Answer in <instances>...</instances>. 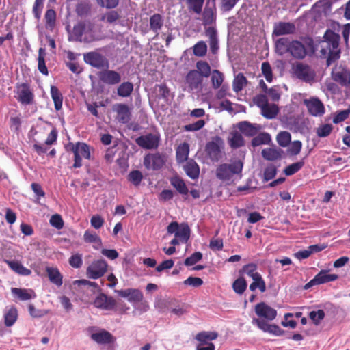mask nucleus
<instances>
[{
	"instance_id": "nucleus-35",
	"label": "nucleus",
	"mask_w": 350,
	"mask_h": 350,
	"mask_svg": "<svg viewBox=\"0 0 350 350\" xmlns=\"http://www.w3.org/2000/svg\"><path fill=\"white\" fill-rule=\"evenodd\" d=\"M253 282L250 285V290L254 291L256 288H259L261 293L266 291V284L261 275L258 273L256 275L252 277Z\"/></svg>"
},
{
	"instance_id": "nucleus-36",
	"label": "nucleus",
	"mask_w": 350,
	"mask_h": 350,
	"mask_svg": "<svg viewBox=\"0 0 350 350\" xmlns=\"http://www.w3.org/2000/svg\"><path fill=\"white\" fill-rule=\"evenodd\" d=\"M46 56V50L40 47L38 50V70L44 75H48V69L45 65V57Z\"/></svg>"
},
{
	"instance_id": "nucleus-14",
	"label": "nucleus",
	"mask_w": 350,
	"mask_h": 350,
	"mask_svg": "<svg viewBox=\"0 0 350 350\" xmlns=\"http://www.w3.org/2000/svg\"><path fill=\"white\" fill-rule=\"evenodd\" d=\"M267 320L259 318H254L252 321L253 325H256L260 329L265 332L273 334L275 336H282L284 331L277 325L269 324Z\"/></svg>"
},
{
	"instance_id": "nucleus-39",
	"label": "nucleus",
	"mask_w": 350,
	"mask_h": 350,
	"mask_svg": "<svg viewBox=\"0 0 350 350\" xmlns=\"http://www.w3.org/2000/svg\"><path fill=\"white\" fill-rule=\"evenodd\" d=\"M278 112L279 109L275 104H268L261 109L262 115L267 119H273L275 118Z\"/></svg>"
},
{
	"instance_id": "nucleus-46",
	"label": "nucleus",
	"mask_w": 350,
	"mask_h": 350,
	"mask_svg": "<svg viewBox=\"0 0 350 350\" xmlns=\"http://www.w3.org/2000/svg\"><path fill=\"white\" fill-rule=\"evenodd\" d=\"M247 286V282L245 278L240 277L233 282L232 288L236 293L242 295L246 290Z\"/></svg>"
},
{
	"instance_id": "nucleus-63",
	"label": "nucleus",
	"mask_w": 350,
	"mask_h": 350,
	"mask_svg": "<svg viewBox=\"0 0 350 350\" xmlns=\"http://www.w3.org/2000/svg\"><path fill=\"white\" fill-rule=\"evenodd\" d=\"M69 264L71 267L74 268H79L81 267L83 260H82V255L79 254H76L72 255L69 258Z\"/></svg>"
},
{
	"instance_id": "nucleus-29",
	"label": "nucleus",
	"mask_w": 350,
	"mask_h": 350,
	"mask_svg": "<svg viewBox=\"0 0 350 350\" xmlns=\"http://www.w3.org/2000/svg\"><path fill=\"white\" fill-rule=\"evenodd\" d=\"M184 170L187 175L192 179L198 178L200 174V167L193 159L188 161L184 165Z\"/></svg>"
},
{
	"instance_id": "nucleus-37",
	"label": "nucleus",
	"mask_w": 350,
	"mask_h": 350,
	"mask_svg": "<svg viewBox=\"0 0 350 350\" xmlns=\"http://www.w3.org/2000/svg\"><path fill=\"white\" fill-rule=\"evenodd\" d=\"M12 292L23 301L29 300L35 297V295H32L33 291L29 289L12 288Z\"/></svg>"
},
{
	"instance_id": "nucleus-43",
	"label": "nucleus",
	"mask_w": 350,
	"mask_h": 350,
	"mask_svg": "<svg viewBox=\"0 0 350 350\" xmlns=\"http://www.w3.org/2000/svg\"><path fill=\"white\" fill-rule=\"evenodd\" d=\"M271 140V135L268 133H260L252 139V145L255 147L262 144H268Z\"/></svg>"
},
{
	"instance_id": "nucleus-13",
	"label": "nucleus",
	"mask_w": 350,
	"mask_h": 350,
	"mask_svg": "<svg viewBox=\"0 0 350 350\" xmlns=\"http://www.w3.org/2000/svg\"><path fill=\"white\" fill-rule=\"evenodd\" d=\"M203 78L196 70H190L185 77V83L191 91L199 92L202 90Z\"/></svg>"
},
{
	"instance_id": "nucleus-4",
	"label": "nucleus",
	"mask_w": 350,
	"mask_h": 350,
	"mask_svg": "<svg viewBox=\"0 0 350 350\" xmlns=\"http://www.w3.org/2000/svg\"><path fill=\"white\" fill-rule=\"evenodd\" d=\"M216 332L202 331L198 333L195 336L198 343L196 345V350H215V346L212 342L218 337Z\"/></svg>"
},
{
	"instance_id": "nucleus-61",
	"label": "nucleus",
	"mask_w": 350,
	"mask_h": 350,
	"mask_svg": "<svg viewBox=\"0 0 350 350\" xmlns=\"http://www.w3.org/2000/svg\"><path fill=\"white\" fill-rule=\"evenodd\" d=\"M253 102L261 109L269 104L267 96L262 94L255 96L253 98Z\"/></svg>"
},
{
	"instance_id": "nucleus-53",
	"label": "nucleus",
	"mask_w": 350,
	"mask_h": 350,
	"mask_svg": "<svg viewBox=\"0 0 350 350\" xmlns=\"http://www.w3.org/2000/svg\"><path fill=\"white\" fill-rule=\"evenodd\" d=\"M224 81L223 74L217 70H214L211 75L212 85L215 89L219 88Z\"/></svg>"
},
{
	"instance_id": "nucleus-19",
	"label": "nucleus",
	"mask_w": 350,
	"mask_h": 350,
	"mask_svg": "<svg viewBox=\"0 0 350 350\" xmlns=\"http://www.w3.org/2000/svg\"><path fill=\"white\" fill-rule=\"evenodd\" d=\"M240 132L248 137L255 136L262 129L258 124H252L247 121L240 122L237 125Z\"/></svg>"
},
{
	"instance_id": "nucleus-26",
	"label": "nucleus",
	"mask_w": 350,
	"mask_h": 350,
	"mask_svg": "<svg viewBox=\"0 0 350 350\" xmlns=\"http://www.w3.org/2000/svg\"><path fill=\"white\" fill-rule=\"evenodd\" d=\"M83 239L85 243L93 244V247L95 250L100 249L103 244L100 237L96 232L88 230L84 232Z\"/></svg>"
},
{
	"instance_id": "nucleus-57",
	"label": "nucleus",
	"mask_w": 350,
	"mask_h": 350,
	"mask_svg": "<svg viewBox=\"0 0 350 350\" xmlns=\"http://www.w3.org/2000/svg\"><path fill=\"white\" fill-rule=\"evenodd\" d=\"M202 258V254L200 252H196L185 260L186 266H191L197 263Z\"/></svg>"
},
{
	"instance_id": "nucleus-2",
	"label": "nucleus",
	"mask_w": 350,
	"mask_h": 350,
	"mask_svg": "<svg viewBox=\"0 0 350 350\" xmlns=\"http://www.w3.org/2000/svg\"><path fill=\"white\" fill-rule=\"evenodd\" d=\"M319 45H275L276 50H286L295 58L303 59L311 56L318 50Z\"/></svg>"
},
{
	"instance_id": "nucleus-55",
	"label": "nucleus",
	"mask_w": 350,
	"mask_h": 350,
	"mask_svg": "<svg viewBox=\"0 0 350 350\" xmlns=\"http://www.w3.org/2000/svg\"><path fill=\"white\" fill-rule=\"evenodd\" d=\"M333 130V126L330 124H325L320 126L317 129V135L319 137H326L330 135Z\"/></svg>"
},
{
	"instance_id": "nucleus-64",
	"label": "nucleus",
	"mask_w": 350,
	"mask_h": 350,
	"mask_svg": "<svg viewBox=\"0 0 350 350\" xmlns=\"http://www.w3.org/2000/svg\"><path fill=\"white\" fill-rule=\"evenodd\" d=\"M49 221L52 226L58 230L62 229L64 226V221L60 215L55 214L52 215Z\"/></svg>"
},
{
	"instance_id": "nucleus-27",
	"label": "nucleus",
	"mask_w": 350,
	"mask_h": 350,
	"mask_svg": "<svg viewBox=\"0 0 350 350\" xmlns=\"http://www.w3.org/2000/svg\"><path fill=\"white\" fill-rule=\"evenodd\" d=\"M314 279L318 285L333 282L338 278V275L336 274L329 273L328 270H321L318 274L314 277Z\"/></svg>"
},
{
	"instance_id": "nucleus-3",
	"label": "nucleus",
	"mask_w": 350,
	"mask_h": 350,
	"mask_svg": "<svg viewBox=\"0 0 350 350\" xmlns=\"http://www.w3.org/2000/svg\"><path fill=\"white\" fill-rule=\"evenodd\" d=\"M103 49L84 53V62L97 69H108L109 62L107 57L102 53Z\"/></svg>"
},
{
	"instance_id": "nucleus-33",
	"label": "nucleus",
	"mask_w": 350,
	"mask_h": 350,
	"mask_svg": "<svg viewBox=\"0 0 350 350\" xmlns=\"http://www.w3.org/2000/svg\"><path fill=\"white\" fill-rule=\"evenodd\" d=\"M170 183L180 194L187 195L188 193L189 190L181 178L174 176L171 178Z\"/></svg>"
},
{
	"instance_id": "nucleus-58",
	"label": "nucleus",
	"mask_w": 350,
	"mask_h": 350,
	"mask_svg": "<svg viewBox=\"0 0 350 350\" xmlns=\"http://www.w3.org/2000/svg\"><path fill=\"white\" fill-rule=\"evenodd\" d=\"M262 72L268 82H271L273 80V74L271 67L268 62H263L261 66Z\"/></svg>"
},
{
	"instance_id": "nucleus-8",
	"label": "nucleus",
	"mask_w": 350,
	"mask_h": 350,
	"mask_svg": "<svg viewBox=\"0 0 350 350\" xmlns=\"http://www.w3.org/2000/svg\"><path fill=\"white\" fill-rule=\"evenodd\" d=\"M224 145L222 139L218 136L208 142L205 147V151L213 161H218L221 158V148Z\"/></svg>"
},
{
	"instance_id": "nucleus-20",
	"label": "nucleus",
	"mask_w": 350,
	"mask_h": 350,
	"mask_svg": "<svg viewBox=\"0 0 350 350\" xmlns=\"http://www.w3.org/2000/svg\"><path fill=\"white\" fill-rule=\"evenodd\" d=\"M18 100L24 105H30L33 103V94L27 83H22L19 86L18 92Z\"/></svg>"
},
{
	"instance_id": "nucleus-34",
	"label": "nucleus",
	"mask_w": 350,
	"mask_h": 350,
	"mask_svg": "<svg viewBox=\"0 0 350 350\" xmlns=\"http://www.w3.org/2000/svg\"><path fill=\"white\" fill-rule=\"evenodd\" d=\"M262 157L268 161H275L281 157V150L274 148H267L262 151Z\"/></svg>"
},
{
	"instance_id": "nucleus-10",
	"label": "nucleus",
	"mask_w": 350,
	"mask_h": 350,
	"mask_svg": "<svg viewBox=\"0 0 350 350\" xmlns=\"http://www.w3.org/2000/svg\"><path fill=\"white\" fill-rule=\"evenodd\" d=\"M303 103L307 107L308 113L313 116H321L325 112L323 103L317 97L304 99Z\"/></svg>"
},
{
	"instance_id": "nucleus-21",
	"label": "nucleus",
	"mask_w": 350,
	"mask_h": 350,
	"mask_svg": "<svg viewBox=\"0 0 350 350\" xmlns=\"http://www.w3.org/2000/svg\"><path fill=\"white\" fill-rule=\"evenodd\" d=\"M100 80L108 85L118 84L121 81L120 75L114 70H106L100 72L98 75Z\"/></svg>"
},
{
	"instance_id": "nucleus-62",
	"label": "nucleus",
	"mask_w": 350,
	"mask_h": 350,
	"mask_svg": "<svg viewBox=\"0 0 350 350\" xmlns=\"http://www.w3.org/2000/svg\"><path fill=\"white\" fill-rule=\"evenodd\" d=\"M215 20L213 11L211 9H206L203 13V23L205 25H211Z\"/></svg>"
},
{
	"instance_id": "nucleus-49",
	"label": "nucleus",
	"mask_w": 350,
	"mask_h": 350,
	"mask_svg": "<svg viewBox=\"0 0 350 350\" xmlns=\"http://www.w3.org/2000/svg\"><path fill=\"white\" fill-rule=\"evenodd\" d=\"M44 20L46 23V27L47 29H52L55 24L56 21V13L53 9L47 10L45 15Z\"/></svg>"
},
{
	"instance_id": "nucleus-59",
	"label": "nucleus",
	"mask_w": 350,
	"mask_h": 350,
	"mask_svg": "<svg viewBox=\"0 0 350 350\" xmlns=\"http://www.w3.org/2000/svg\"><path fill=\"white\" fill-rule=\"evenodd\" d=\"M205 124V122L203 120H199L194 123L189 124L184 126V130L185 131H197L200 130Z\"/></svg>"
},
{
	"instance_id": "nucleus-45",
	"label": "nucleus",
	"mask_w": 350,
	"mask_h": 350,
	"mask_svg": "<svg viewBox=\"0 0 350 350\" xmlns=\"http://www.w3.org/2000/svg\"><path fill=\"white\" fill-rule=\"evenodd\" d=\"M175 237L178 238L180 241L186 243L190 237V228L187 224H182L176 232Z\"/></svg>"
},
{
	"instance_id": "nucleus-6",
	"label": "nucleus",
	"mask_w": 350,
	"mask_h": 350,
	"mask_svg": "<svg viewBox=\"0 0 350 350\" xmlns=\"http://www.w3.org/2000/svg\"><path fill=\"white\" fill-rule=\"evenodd\" d=\"M167 161L165 154L160 152L147 154L144 158V165L148 170H159Z\"/></svg>"
},
{
	"instance_id": "nucleus-41",
	"label": "nucleus",
	"mask_w": 350,
	"mask_h": 350,
	"mask_svg": "<svg viewBox=\"0 0 350 350\" xmlns=\"http://www.w3.org/2000/svg\"><path fill=\"white\" fill-rule=\"evenodd\" d=\"M189 11L200 14L202 11L204 0H185Z\"/></svg>"
},
{
	"instance_id": "nucleus-16",
	"label": "nucleus",
	"mask_w": 350,
	"mask_h": 350,
	"mask_svg": "<svg viewBox=\"0 0 350 350\" xmlns=\"http://www.w3.org/2000/svg\"><path fill=\"white\" fill-rule=\"evenodd\" d=\"M116 113V120L122 124H127L131 120V111L129 107L124 103H118L113 106Z\"/></svg>"
},
{
	"instance_id": "nucleus-9",
	"label": "nucleus",
	"mask_w": 350,
	"mask_h": 350,
	"mask_svg": "<svg viewBox=\"0 0 350 350\" xmlns=\"http://www.w3.org/2000/svg\"><path fill=\"white\" fill-rule=\"evenodd\" d=\"M293 69L294 74L297 79L306 83H310L314 81L315 72L308 65L297 63Z\"/></svg>"
},
{
	"instance_id": "nucleus-47",
	"label": "nucleus",
	"mask_w": 350,
	"mask_h": 350,
	"mask_svg": "<svg viewBox=\"0 0 350 350\" xmlns=\"http://www.w3.org/2000/svg\"><path fill=\"white\" fill-rule=\"evenodd\" d=\"M142 179L143 174L137 170L131 171L127 176V180L136 187L140 185Z\"/></svg>"
},
{
	"instance_id": "nucleus-31",
	"label": "nucleus",
	"mask_w": 350,
	"mask_h": 350,
	"mask_svg": "<svg viewBox=\"0 0 350 350\" xmlns=\"http://www.w3.org/2000/svg\"><path fill=\"white\" fill-rule=\"evenodd\" d=\"M51 96L54 102V107L56 111H59L62 107L63 96L59 89L51 85L50 89Z\"/></svg>"
},
{
	"instance_id": "nucleus-54",
	"label": "nucleus",
	"mask_w": 350,
	"mask_h": 350,
	"mask_svg": "<svg viewBox=\"0 0 350 350\" xmlns=\"http://www.w3.org/2000/svg\"><path fill=\"white\" fill-rule=\"evenodd\" d=\"M198 71L202 75V77H208L211 74V67L209 64L203 61L198 62L196 64Z\"/></svg>"
},
{
	"instance_id": "nucleus-15",
	"label": "nucleus",
	"mask_w": 350,
	"mask_h": 350,
	"mask_svg": "<svg viewBox=\"0 0 350 350\" xmlns=\"http://www.w3.org/2000/svg\"><path fill=\"white\" fill-rule=\"evenodd\" d=\"M255 313L258 317L267 321H273L277 316L276 310L268 306L265 302H260L256 305Z\"/></svg>"
},
{
	"instance_id": "nucleus-22",
	"label": "nucleus",
	"mask_w": 350,
	"mask_h": 350,
	"mask_svg": "<svg viewBox=\"0 0 350 350\" xmlns=\"http://www.w3.org/2000/svg\"><path fill=\"white\" fill-rule=\"evenodd\" d=\"M118 293L120 297L127 298L129 302H139L144 298L143 293L137 288L120 290Z\"/></svg>"
},
{
	"instance_id": "nucleus-18",
	"label": "nucleus",
	"mask_w": 350,
	"mask_h": 350,
	"mask_svg": "<svg viewBox=\"0 0 350 350\" xmlns=\"http://www.w3.org/2000/svg\"><path fill=\"white\" fill-rule=\"evenodd\" d=\"M77 159L76 154H74V168H79L82 166V157L90 160L91 158L90 146L83 142H81L77 149Z\"/></svg>"
},
{
	"instance_id": "nucleus-1",
	"label": "nucleus",
	"mask_w": 350,
	"mask_h": 350,
	"mask_svg": "<svg viewBox=\"0 0 350 350\" xmlns=\"http://www.w3.org/2000/svg\"><path fill=\"white\" fill-rule=\"evenodd\" d=\"M243 167V163L241 160H234L230 163L221 164L216 169V177L223 182L230 181L234 176L241 178Z\"/></svg>"
},
{
	"instance_id": "nucleus-32",
	"label": "nucleus",
	"mask_w": 350,
	"mask_h": 350,
	"mask_svg": "<svg viewBox=\"0 0 350 350\" xmlns=\"http://www.w3.org/2000/svg\"><path fill=\"white\" fill-rule=\"evenodd\" d=\"M332 78L342 86H347L350 83V75L345 70L333 72Z\"/></svg>"
},
{
	"instance_id": "nucleus-40",
	"label": "nucleus",
	"mask_w": 350,
	"mask_h": 350,
	"mask_svg": "<svg viewBox=\"0 0 350 350\" xmlns=\"http://www.w3.org/2000/svg\"><path fill=\"white\" fill-rule=\"evenodd\" d=\"M163 25V19L159 14H154L150 18V29L158 32Z\"/></svg>"
},
{
	"instance_id": "nucleus-24",
	"label": "nucleus",
	"mask_w": 350,
	"mask_h": 350,
	"mask_svg": "<svg viewBox=\"0 0 350 350\" xmlns=\"http://www.w3.org/2000/svg\"><path fill=\"white\" fill-rule=\"evenodd\" d=\"M45 271L49 278V281L56 285L61 286L63 284V275L60 273L57 267H46Z\"/></svg>"
},
{
	"instance_id": "nucleus-52",
	"label": "nucleus",
	"mask_w": 350,
	"mask_h": 350,
	"mask_svg": "<svg viewBox=\"0 0 350 350\" xmlns=\"http://www.w3.org/2000/svg\"><path fill=\"white\" fill-rule=\"evenodd\" d=\"M304 165V161H300L288 165L284 170L286 176H291L299 171Z\"/></svg>"
},
{
	"instance_id": "nucleus-42",
	"label": "nucleus",
	"mask_w": 350,
	"mask_h": 350,
	"mask_svg": "<svg viewBox=\"0 0 350 350\" xmlns=\"http://www.w3.org/2000/svg\"><path fill=\"white\" fill-rule=\"evenodd\" d=\"M247 80L242 73H239L233 80L232 88L235 92H239L246 85Z\"/></svg>"
},
{
	"instance_id": "nucleus-50",
	"label": "nucleus",
	"mask_w": 350,
	"mask_h": 350,
	"mask_svg": "<svg viewBox=\"0 0 350 350\" xmlns=\"http://www.w3.org/2000/svg\"><path fill=\"white\" fill-rule=\"evenodd\" d=\"M324 41L327 44H339L340 34L335 31L327 29L323 36Z\"/></svg>"
},
{
	"instance_id": "nucleus-38",
	"label": "nucleus",
	"mask_w": 350,
	"mask_h": 350,
	"mask_svg": "<svg viewBox=\"0 0 350 350\" xmlns=\"http://www.w3.org/2000/svg\"><path fill=\"white\" fill-rule=\"evenodd\" d=\"M18 318V311L15 307H11L4 314V322L7 327L14 324Z\"/></svg>"
},
{
	"instance_id": "nucleus-5",
	"label": "nucleus",
	"mask_w": 350,
	"mask_h": 350,
	"mask_svg": "<svg viewBox=\"0 0 350 350\" xmlns=\"http://www.w3.org/2000/svg\"><path fill=\"white\" fill-rule=\"evenodd\" d=\"M108 264L104 259L93 260L86 269L88 278L96 280L103 277L107 271Z\"/></svg>"
},
{
	"instance_id": "nucleus-12",
	"label": "nucleus",
	"mask_w": 350,
	"mask_h": 350,
	"mask_svg": "<svg viewBox=\"0 0 350 350\" xmlns=\"http://www.w3.org/2000/svg\"><path fill=\"white\" fill-rule=\"evenodd\" d=\"M340 45H327L326 48L320 49V57L327 58V65L329 66L337 61L340 57Z\"/></svg>"
},
{
	"instance_id": "nucleus-11",
	"label": "nucleus",
	"mask_w": 350,
	"mask_h": 350,
	"mask_svg": "<svg viewBox=\"0 0 350 350\" xmlns=\"http://www.w3.org/2000/svg\"><path fill=\"white\" fill-rule=\"evenodd\" d=\"M159 136L152 133L141 135L135 139L136 144L144 149H156L159 144Z\"/></svg>"
},
{
	"instance_id": "nucleus-7",
	"label": "nucleus",
	"mask_w": 350,
	"mask_h": 350,
	"mask_svg": "<svg viewBox=\"0 0 350 350\" xmlns=\"http://www.w3.org/2000/svg\"><path fill=\"white\" fill-rule=\"evenodd\" d=\"M92 25L90 23H79L73 27L72 31H68V40L70 42L85 41L88 31L92 30Z\"/></svg>"
},
{
	"instance_id": "nucleus-56",
	"label": "nucleus",
	"mask_w": 350,
	"mask_h": 350,
	"mask_svg": "<svg viewBox=\"0 0 350 350\" xmlns=\"http://www.w3.org/2000/svg\"><path fill=\"white\" fill-rule=\"evenodd\" d=\"M309 317L316 325H318L324 319L325 312L321 309L317 311H311L309 313Z\"/></svg>"
},
{
	"instance_id": "nucleus-25",
	"label": "nucleus",
	"mask_w": 350,
	"mask_h": 350,
	"mask_svg": "<svg viewBox=\"0 0 350 350\" xmlns=\"http://www.w3.org/2000/svg\"><path fill=\"white\" fill-rule=\"evenodd\" d=\"M91 338L98 344H109L113 342V337L111 333L106 330L93 333Z\"/></svg>"
},
{
	"instance_id": "nucleus-44",
	"label": "nucleus",
	"mask_w": 350,
	"mask_h": 350,
	"mask_svg": "<svg viewBox=\"0 0 350 350\" xmlns=\"http://www.w3.org/2000/svg\"><path fill=\"white\" fill-rule=\"evenodd\" d=\"M228 142L232 148H238L244 145V139L241 134L237 131L231 133V137L228 139Z\"/></svg>"
},
{
	"instance_id": "nucleus-28",
	"label": "nucleus",
	"mask_w": 350,
	"mask_h": 350,
	"mask_svg": "<svg viewBox=\"0 0 350 350\" xmlns=\"http://www.w3.org/2000/svg\"><path fill=\"white\" fill-rule=\"evenodd\" d=\"M5 263L12 270L19 275L27 276L31 273V271L25 267L19 261L5 260Z\"/></svg>"
},
{
	"instance_id": "nucleus-60",
	"label": "nucleus",
	"mask_w": 350,
	"mask_h": 350,
	"mask_svg": "<svg viewBox=\"0 0 350 350\" xmlns=\"http://www.w3.org/2000/svg\"><path fill=\"white\" fill-rule=\"evenodd\" d=\"M277 170L274 165H269L264 171V179L269 181L273 179L276 175Z\"/></svg>"
},
{
	"instance_id": "nucleus-51",
	"label": "nucleus",
	"mask_w": 350,
	"mask_h": 350,
	"mask_svg": "<svg viewBox=\"0 0 350 350\" xmlns=\"http://www.w3.org/2000/svg\"><path fill=\"white\" fill-rule=\"evenodd\" d=\"M291 140V135L288 131H281L277 135V142L282 147H286Z\"/></svg>"
},
{
	"instance_id": "nucleus-23",
	"label": "nucleus",
	"mask_w": 350,
	"mask_h": 350,
	"mask_svg": "<svg viewBox=\"0 0 350 350\" xmlns=\"http://www.w3.org/2000/svg\"><path fill=\"white\" fill-rule=\"evenodd\" d=\"M295 29V25L292 23L280 22L275 24L273 35L279 36L293 33Z\"/></svg>"
},
{
	"instance_id": "nucleus-17",
	"label": "nucleus",
	"mask_w": 350,
	"mask_h": 350,
	"mask_svg": "<svg viewBox=\"0 0 350 350\" xmlns=\"http://www.w3.org/2000/svg\"><path fill=\"white\" fill-rule=\"evenodd\" d=\"M94 306L97 308L104 310H112L116 304V301L112 297H108L104 293H100L94 301Z\"/></svg>"
},
{
	"instance_id": "nucleus-30",
	"label": "nucleus",
	"mask_w": 350,
	"mask_h": 350,
	"mask_svg": "<svg viewBox=\"0 0 350 350\" xmlns=\"http://www.w3.org/2000/svg\"><path fill=\"white\" fill-rule=\"evenodd\" d=\"M189 153V146L187 142L178 145L176 151V157L178 163H183L188 159Z\"/></svg>"
},
{
	"instance_id": "nucleus-48",
	"label": "nucleus",
	"mask_w": 350,
	"mask_h": 350,
	"mask_svg": "<svg viewBox=\"0 0 350 350\" xmlns=\"http://www.w3.org/2000/svg\"><path fill=\"white\" fill-rule=\"evenodd\" d=\"M133 90V85L130 82L122 83L118 88L117 93L122 97H127L131 95Z\"/></svg>"
}]
</instances>
